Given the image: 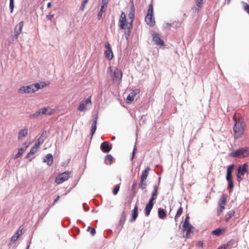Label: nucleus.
Instances as JSON below:
<instances>
[{"label": "nucleus", "mask_w": 249, "mask_h": 249, "mask_svg": "<svg viewBox=\"0 0 249 249\" xmlns=\"http://www.w3.org/2000/svg\"><path fill=\"white\" fill-rule=\"evenodd\" d=\"M217 249H224L222 246L220 247L219 248H218Z\"/></svg>", "instance_id": "680f3d73"}, {"label": "nucleus", "mask_w": 249, "mask_h": 249, "mask_svg": "<svg viewBox=\"0 0 249 249\" xmlns=\"http://www.w3.org/2000/svg\"><path fill=\"white\" fill-rule=\"evenodd\" d=\"M189 217L188 216L186 217L185 221L183 224L182 227H185V226L191 225L190 223H189Z\"/></svg>", "instance_id": "37998d69"}, {"label": "nucleus", "mask_w": 249, "mask_h": 249, "mask_svg": "<svg viewBox=\"0 0 249 249\" xmlns=\"http://www.w3.org/2000/svg\"><path fill=\"white\" fill-rule=\"evenodd\" d=\"M60 198V196H57V197L54 200L53 204L55 203Z\"/></svg>", "instance_id": "4d7b16f0"}, {"label": "nucleus", "mask_w": 249, "mask_h": 249, "mask_svg": "<svg viewBox=\"0 0 249 249\" xmlns=\"http://www.w3.org/2000/svg\"><path fill=\"white\" fill-rule=\"evenodd\" d=\"M40 115H41V114L38 110V111H36V113L30 115V117L31 118H33V119L36 118L38 117Z\"/></svg>", "instance_id": "f704fd0d"}, {"label": "nucleus", "mask_w": 249, "mask_h": 249, "mask_svg": "<svg viewBox=\"0 0 249 249\" xmlns=\"http://www.w3.org/2000/svg\"><path fill=\"white\" fill-rule=\"evenodd\" d=\"M49 84V83L48 82L46 83L45 82H41L40 83H36L35 85L36 86V88L37 89V91L41 89L44 88L46 87L47 85Z\"/></svg>", "instance_id": "c756f323"}, {"label": "nucleus", "mask_w": 249, "mask_h": 249, "mask_svg": "<svg viewBox=\"0 0 249 249\" xmlns=\"http://www.w3.org/2000/svg\"><path fill=\"white\" fill-rule=\"evenodd\" d=\"M203 246V242L202 241H199L198 242L197 246L199 248H201Z\"/></svg>", "instance_id": "3c124183"}, {"label": "nucleus", "mask_w": 249, "mask_h": 249, "mask_svg": "<svg viewBox=\"0 0 249 249\" xmlns=\"http://www.w3.org/2000/svg\"><path fill=\"white\" fill-rule=\"evenodd\" d=\"M234 168V165L231 164L228 166L227 171L226 179L227 181L232 180V173Z\"/></svg>", "instance_id": "a211bd4d"}, {"label": "nucleus", "mask_w": 249, "mask_h": 249, "mask_svg": "<svg viewBox=\"0 0 249 249\" xmlns=\"http://www.w3.org/2000/svg\"><path fill=\"white\" fill-rule=\"evenodd\" d=\"M126 217V214L125 212L124 211L121 214L120 220H119V224L121 225H123L125 221Z\"/></svg>", "instance_id": "bb28decb"}, {"label": "nucleus", "mask_w": 249, "mask_h": 249, "mask_svg": "<svg viewBox=\"0 0 249 249\" xmlns=\"http://www.w3.org/2000/svg\"><path fill=\"white\" fill-rule=\"evenodd\" d=\"M132 5L131 6L132 11L128 14V17L129 19H128L129 21L132 20V24H133V18L134 17V6L133 4V1H132Z\"/></svg>", "instance_id": "cd10ccee"}, {"label": "nucleus", "mask_w": 249, "mask_h": 249, "mask_svg": "<svg viewBox=\"0 0 249 249\" xmlns=\"http://www.w3.org/2000/svg\"><path fill=\"white\" fill-rule=\"evenodd\" d=\"M23 26L24 21H21L16 26L15 29V35L14 36L15 38H18V36L21 34Z\"/></svg>", "instance_id": "ddd939ff"}, {"label": "nucleus", "mask_w": 249, "mask_h": 249, "mask_svg": "<svg viewBox=\"0 0 249 249\" xmlns=\"http://www.w3.org/2000/svg\"><path fill=\"white\" fill-rule=\"evenodd\" d=\"M108 2V0H102V4H104V5H107Z\"/></svg>", "instance_id": "864d4df0"}, {"label": "nucleus", "mask_w": 249, "mask_h": 249, "mask_svg": "<svg viewBox=\"0 0 249 249\" xmlns=\"http://www.w3.org/2000/svg\"><path fill=\"white\" fill-rule=\"evenodd\" d=\"M106 160L108 161L109 164H111L113 160V157L111 155H107L106 156Z\"/></svg>", "instance_id": "72a5a7b5"}, {"label": "nucleus", "mask_w": 249, "mask_h": 249, "mask_svg": "<svg viewBox=\"0 0 249 249\" xmlns=\"http://www.w3.org/2000/svg\"><path fill=\"white\" fill-rule=\"evenodd\" d=\"M227 197L228 195L226 194H223L219 199L218 205H225Z\"/></svg>", "instance_id": "5701e85b"}, {"label": "nucleus", "mask_w": 249, "mask_h": 249, "mask_svg": "<svg viewBox=\"0 0 249 249\" xmlns=\"http://www.w3.org/2000/svg\"><path fill=\"white\" fill-rule=\"evenodd\" d=\"M145 21L150 26H154L155 24V18L154 16V8L152 4H150L149 6L147 13L145 18Z\"/></svg>", "instance_id": "39448f33"}, {"label": "nucleus", "mask_w": 249, "mask_h": 249, "mask_svg": "<svg viewBox=\"0 0 249 249\" xmlns=\"http://www.w3.org/2000/svg\"><path fill=\"white\" fill-rule=\"evenodd\" d=\"M229 182L228 188L230 189H232L233 188V180L228 181Z\"/></svg>", "instance_id": "09e8293b"}, {"label": "nucleus", "mask_w": 249, "mask_h": 249, "mask_svg": "<svg viewBox=\"0 0 249 249\" xmlns=\"http://www.w3.org/2000/svg\"><path fill=\"white\" fill-rule=\"evenodd\" d=\"M158 216L160 219H164L166 217V213L164 209L159 208L158 209Z\"/></svg>", "instance_id": "a878e982"}, {"label": "nucleus", "mask_w": 249, "mask_h": 249, "mask_svg": "<svg viewBox=\"0 0 249 249\" xmlns=\"http://www.w3.org/2000/svg\"><path fill=\"white\" fill-rule=\"evenodd\" d=\"M41 141V139L37 140L36 144L34 146V147H35L37 149L39 148L40 144L42 143V141Z\"/></svg>", "instance_id": "79ce46f5"}, {"label": "nucleus", "mask_w": 249, "mask_h": 249, "mask_svg": "<svg viewBox=\"0 0 249 249\" xmlns=\"http://www.w3.org/2000/svg\"><path fill=\"white\" fill-rule=\"evenodd\" d=\"M36 91L37 89L36 88V86L35 84H33L27 86H22L18 90V92L19 93H34Z\"/></svg>", "instance_id": "6e6552de"}, {"label": "nucleus", "mask_w": 249, "mask_h": 249, "mask_svg": "<svg viewBox=\"0 0 249 249\" xmlns=\"http://www.w3.org/2000/svg\"><path fill=\"white\" fill-rule=\"evenodd\" d=\"M112 147L108 142H104L101 144V149L104 153L109 152Z\"/></svg>", "instance_id": "2eb2a0df"}, {"label": "nucleus", "mask_w": 249, "mask_h": 249, "mask_svg": "<svg viewBox=\"0 0 249 249\" xmlns=\"http://www.w3.org/2000/svg\"><path fill=\"white\" fill-rule=\"evenodd\" d=\"M37 149L35 147H34V146L31 149L30 152H29V153L27 155V157H29L30 156V155H33L35 153H36L37 151Z\"/></svg>", "instance_id": "ea45409f"}, {"label": "nucleus", "mask_w": 249, "mask_h": 249, "mask_svg": "<svg viewBox=\"0 0 249 249\" xmlns=\"http://www.w3.org/2000/svg\"><path fill=\"white\" fill-rule=\"evenodd\" d=\"M110 71V76L113 81H118L120 82L122 81L123 73L121 70L116 67H109L108 68Z\"/></svg>", "instance_id": "423d86ee"}, {"label": "nucleus", "mask_w": 249, "mask_h": 249, "mask_svg": "<svg viewBox=\"0 0 249 249\" xmlns=\"http://www.w3.org/2000/svg\"><path fill=\"white\" fill-rule=\"evenodd\" d=\"M158 187L156 185H154L153 190L152 192L151 196L145 209V214L146 216H148L149 215L150 212L153 207L154 200L157 198L158 196Z\"/></svg>", "instance_id": "f03ea898"}, {"label": "nucleus", "mask_w": 249, "mask_h": 249, "mask_svg": "<svg viewBox=\"0 0 249 249\" xmlns=\"http://www.w3.org/2000/svg\"><path fill=\"white\" fill-rule=\"evenodd\" d=\"M119 22L120 23V27L121 29L128 30V32H130V30L132 28L133 24H132V20H127L126 18V15L124 12H122L119 19Z\"/></svg>", "instance_id": "7ed1b4c3"}, {"label": "nucleus", "mask_w": 249, "mask_h": 249, "mask_svg": "<svg viewBox=\"0 0 249 249\" xmlns=\"http://www.w3.org/2000/svg\"><path fill=\"white\" fill-rule=\"evenodd\" d=\"M217 249H224L222 246L220 247L219 248H218Z\"/></svg>", "instance_id": "052dcab7"}, {"label": "nucleus", "mask_w": 249, "mask_h": 249, "mask_svg": "<svg viewBox=\"0 0 249 249\" xmlns=\"http://www.w3.org/2000/svg\"><path fill=\"white\" fill-rule=\"evenodd\" d=\"M217 249H224L222 246L220 247L219 248H218Z\"/></svg>", "instance_id": "e2e57ef3"}, {"label": "nucleus", "mask_w": 249, "mask_h": 249, "mask_svg": "<svg viewBox=\"0 0 249 249\" xmlns=\"http://www.w3.org/2000/svg\"><path fill=\"white\" fill-rule=\"evenodd\" d=\"M203 4V0H197L196 1V5L198 7H201Z\"/></svg>", "instance_id": "de8ad7c7"}, {"label": "nucleus", "mask_w": 249, "mask_h": 249, "mask_svg": "<svg viewBox=\"0 0 249 249\" xmlns=\"http://www.w3.org/2000/svg\"><path fill=\"white\" fill-rule=\"evenodd\" d=\"M224 249H226L228 247V244H225L221 246Z\"/></svg>", "instance_id": "6e6d98bb"}, {"label": "nucleus", "mask_w": 249, "mask_h": 249, "mask_svg": "<svg viewBox=\"0 0 249 249\" xmlns=\"http://www.w3.org/2000/svg\"><path fill=\"white\" fill-rule=\"evenodd\" d=\"M235 212L234 210L229 211L227 213V217L225 219L226 222H228L234 215Z\"/></svg>", "instance_id": "7c9ffc66"}, {"label": "nucleus", "mask_w": 249, "mask_h": 249, "mask_svg": "<svg viewBox=\"0 0 249 249\" xmlns=\"http://www.w3.org/2000/svg\"><path fill=\"white\" fill-rule=\"evenodd\" d=\"M248 165L246 163H244L242 165L239 166L238 169V178L241 179V176L244 175V174L247 172Z\"/></svg>", "instance_id": "9b49d317"}, {"label": "nucleus", "mask_w": 249, "mask_h": 249, "mask_svg": "<svg viewBox=\"0 0 249 249\" xmlns=\"http://www.w3.org/2000/svg\"><path fill=\"white\" fill-rule=\"evenodd\" d=\"M136 148H134V150H133V155H132V159H133L134 157V153H135V150Z\"/></svg>", "instance_id": "13d9d810"}, {"label": "nucleus", "mask_w": 249, "mask_h": 249, "mask_svg": "<svg viewBox=\"0 0 249 249\" xmlns=\"http://www.w3.org/2000/svg\"><path fill=\"white\" fill-rule=\"evenodd\" d=\"M138 216V207L137 205L135 206L134 208L131 212V217L129 219L130 222H133L135 221Z\"/></svg>", "instance_id": "dca6fc26"}, {"label": "nucleus", "mask_w": 249, "mask_h": 249, "mask_svg": "<svg viewBox=\"0 0 249 249\" xmlns=\"http://www.w3.org/2000/svg\"><path fill=\"white\" fill-rule=\"evenodd\" d=\"M43 161L46 162L48 165H51L53 162V157L51 154H48L44 158Z\"/></svg>", "instance_id": "412c9836"}, {"label": "nucleus", "mask_w": 249, "mask_h": 249, "mask_svg": "<svg viewBox=\"0 0 249 249\" xmlns=\"http://www.w3.org/2000/svg\"><path fill=\"white\" fill-rule=\"evenodd\" d=\"M28 130L27 128H24L19 130L18 134V139L20 140L28 135Z\"/></svg>", "instance_id": "aec40b11"}, {"label": "nucleus", "mask_w": 249, "mask_h": 249, "mask_svg": "<svg viewBox=\"0 0 249 249\" xmlns=\"http://www.w3.org/2000/svg\"><path fill=\"white\" fill-rule=\"evenodd\" d=\"M90 98H88L85 100L83 103L80 104L78 107V109L81 111H84L87 109V107L88 104H91Z\"/></svg>", "instance_id": "f3484780"}, {"label": "nucleus", "mask_w": 249, "mask_h": 249, "mask_svg": "<svg viewBox=\"0 0 249 249\" xmlns=\"http://www.w3.org/2000/svg\"><path fill=\"white\" fill-rule=\"evenodd\" d=\"M153 40L157 45L160 46H164V41L160 38V36L159 34L154 33L153 34Z\"/></svg>", "instance_id": "4468645a"}, {"label": "nucleus", "mask_w": 249, "mask_h": 249, "mask_svg": "<svg viewBox=\"0 0 249 249\" xmlns=\"http://www.w3.org/2000/svg\"><path fill=\"white\" fill-rule=\"evenodd\" d=\"M103 12H102V11L100 10V12L98 13V16L99 19H100L102 17Z\"/></svg>", "instance_id": "5fc2aeb1"}, {"label": "nucleus", "mask_w": 249, "mask_h": 249, "mask_svg": "<svg viewBox=\"0 0 249 249\" xmlns=\"http://www.w3.org/2000/svg\"><path fill=\"white\" fill-rule=\"evenodd\" d=\"M119 189H120V185L118 184V185H116L113 189V194L114 195H116L118 194V193L119 191Z\"/></svg>", "instance_id": "a19ab883"}, {"label": "nucleus", "mask_w": 249, "mask_h": 249, "mask_svg": "<svg viewBox=\"0 0 249 249\" xmlns=\"http://www.w3.org/2000/svg\"><path fill=\"white\" fill-rule=\"evenodd\" d=\"M235 116V114L233 116L235 124L233 131L234 138L238 139L240 138L243 135L246 125L243 122L239 120H236Z\"/></svg>", "instance_id": "f257e3e1"}, {"label": "nucleus", "mask_w": 249, "mask_h": 249, "mask_svg": "<svg viewBox=\"0 0 249 249\" xmlns=\"http://www.w3.org/2000/svg\"><path fill=\"white\" fill-rule=\"evenodd\" d=\"M96 124H97V119L95 118L93 121V124H92V128H91V137L94 135L96 130Z\"/></svg>", "instance_id": "2f4dec72"}, {"label": "nucleus", "mask_w": 249, "mask_h": 249, "mask_svg": "<svg viewBox=\"0 0 249 249\" xmlns=\"http://www.w3.org/2000/svg\"><path fill=\"white\" fill-rule=\"evenodd\" d=\"M87 231L89 232L92 235H94L96 233L95 230L91 227H88Z\"/></svg>", "instance_id": "58836bf2"}, {"label": "nucleus", "mask_w": 249, "mask_h": 249, "mask_svg": "<svg viewBox=\"0 0 249 249\" xmlns=\"http://www.w3.org/2000/svg\"><path fill=\"white\" fill-rule=\"evenodd\" d=\"M194 227L192 226L191 225H189L185 226V227H182V231L183 232H186L184 237H185L186 238H189L191 236V234L193 232V231L194 230Z\"/></svg>", "instance_id": "f8f14e48"}, {"label": "nucleus", "mask_w": 249, "mask_h": 249, "mask_svg": "<svg viewBox=\"0 0 249 249\" xmlns=\"http://www.w3.org/2000/svg\"><path fill=\"white\" fill-rule=\"evenodd\" d=\"M48 110V108H47V107H42V108H41L40 109H39V111L41 115H43V114L50 115V114H51V112H47Z\"/></svg>", "instance_id": "473e14b6"}, {"label": "nucleus", "mask_w": 249, "mask_h": 249, "mask_svg": "<svg viewBox=\"0 0 249 249\" xmlns=\"http://www.w3.org/2000/svg\"><path fill=\"white\" fill-rule=\"evenodd\" d=\"M89 0H85L83 1V3L80 7L82 11H83L85 8L86 5L88 2Z\"/></svg>", "instance_id": "c03bdc74"}, {"label": "nucleus", "mask_w": 249, "mask_h": 249, "mask_svg": "<svg viewBox=\"0 0 249 249\" xmlns=\"http://www.w3.org/2000/svg\"><path fill=\"white\" fill-rule=\"evenodd\" d=\"M244 9L249 14V5L247 3H244Z\"/></svg>", "instance_id": "49530a36"}, {"label": "nucleus", "mask_w": 249, "mask_h": 249, "mask_svg": "<svg viewBox=\"0 0 249 249\" xmlns=\"http://www.w3.org/2000/svg\"><path fill=\"white\" fill-rule=\"evenodd\" d=\"M183 213V208L181 206H180L178 209V210L177 213L176 214L175 217V220L176 222H177L178 219L179 217L181 216Z\"/></svg>", "instance_id": "c85d7f7f"}, {"label": "nucleus", "mask_w": 249, "mask_h": 249, "mask_svg": "<svg viewBox=\"0 0 249 249\" xmlns=\"http://www.w3.org/2000/svg\"><path fill=\"white\" fill-rule=\"evenodd\" d=\"M22 229L20 230H18L15 235H14L11 237V242H16L18 238H19V236L22 234Z\"/></svg>", "instance_id": "393cba45"}, {"label": "nucleus", "mask_w": 249, "mask_h": 249, "mask_svg": "<svg viewBox=\"0 0 249 249\" xmlns=\"http://www.w3.org/2000/svg\"><path fill=\"white\" fill-rule=\"evenodd\" d=\"M217 249H224L222 246L220 247L219 248H218Z\"/></svg>", "instance_id": "0e129e2a"}, {"label": "nucleus", "mask_w": 249, "mask_h": 249, "mask_svg": "<svg viewBox=\"0 0 249 249\" xmlns=\"http://www.w3.org/2000/svg\"><path fill=\"white\" fill-rule=\"evenodd\" d=\"M249 156V148L247 147H242L232 151L230 153V156L232 158L243 159Z\"/></svg>", "instance_id": "20e7f679"}, {"label": "nucleus", "mask_w": 249, "mask_h": 249, "mask_svg": "<svg viewBox=\"0 0 249 249\" xmlns=\"http://www.w3.org/2000/svg\"><path fill=\"white\" fill-rule=\"evenodd\" d=\"M225 205H219V208L217 209V215H219L220 213L222 212L223 210L225 209Z\"/></svg>", "instance_id": "4c0bfd02"}, {"label": "nucleus", "mask_w": 249, "mask_h": 249, "mask_svg": "<svg viewBox=\"0 0 249 249\" xmlns=\"http://www.w3.org/2000/svg\"><path fill=\"white\" fill-rule=\"evenodd\" d=\"M71 175V171H66L59 174L55 178V182L57 184H61L67 180Z\"/></svg>", "instance_id": "0eeeda50"}, {"label": "nucleus", "mask_w": 249, "mask_h": 249, "mask_svg": "<svg viewBox=\"0 0 249 249\" xmlns=\"http://www.w3.org/2000/svg\"><path fill=\"white\" fill-rule=\"evenodd\" d=\"M145 180H142V179H141V182L140 184V187L142 189H144L145 188L146 186V183L145 182Z\"/></svg>", "instance_id": "e433bc0d"}, {"label": "nucleus", "mask_w": 249, "mask_h": 249, "mask_svg": "<svg viewBox=\"0 0 249 249\" xmlns=\"http://www.w3.org/2000/svg\"><path fill=\"white\" fill-rule=\"evenodd\" d=\"M46 133H46V131H43L42 134H41L40 136L39 137V138L37 140L41 139L40 141H42V143H43L44 142V138L46 136Z\"/></svg>", "instance_id": "c9c22d12"}, {"label": "nucleus", "mask_w": 249, "mask_h": 249, "mask_svg": "<svg viewBox=\"0 0 249 249\" xmlns=\"http://www.w3.org/2000/svg\"><path fill=\"white\" fill-rule=\"evenodd\" d=\"M225 232V228H223V229L217 228L216 230L212 231V233L213 235L219 236Z\"/></svg>", "instance_id": "b1692460"}, {"label": "nucleus", "mask_w": 249, "mask_h": 249, "mask_svg": "<svg viewBox=\"0 0 249 249\" xmlns=\"http://www.w3.org/2000/svg\"><path fill=\"white\" fill-rule=\"evenodd\" d=\"M234 240L232 239L230 240V241H229L227 243V244H228V247H229L231 245H232L234 244Z\"/></svg>", "instance_id": "8fccbe9b"}, {"label": "nucleus", "mask_w": 249, "mask_h": 249, "mask_svg": "<svg viewBox=\"0 0 249 249\" xmlns=\"http://www.w3.org/2000/svg\"><path fill=\"white\" fill-rule=\"evenodd\" d=\"M51 6V3L50 2H49L47 4L48 7H50Z\"/></svg>", "instance_id": "bf43d9fd"}, {"label": "nucleus", "mask_w": 249, "mask_h": 249, "mask_svg": "<svg viewBox=\"0 0 249 249\" xmlns=\"http://www.w3.org/2000/svg\"><path fill=\"white\" fill-rule=\"evenodd\" d=\"M140 90L139 89H135L134 90H133L127 97L126 99V103L127 104H130L131 103L135 96L138 94L139 93H140Z\"/></svg>", "instance_id": "9d476101"}, {"label": "nucleus", "mask_w": 249, "mask_h": 249, "mask_svg": "<svg viewBox=\"0 0 249 249\" xmlns=\"http://www.w3.org/2000/svg\"><path fill=\"white\" fill-rule=\"evenodd\" d=\"M105 47L107 49L105 52V56L107 59L111 60L113 57V53L112 51L110 44L108 42L106 43L105 44Z\"/></svg>", "instance_id": "1a4fd4ad"}, {"label": "nucleus", "mask_w": 249, "mask_h": 249, "mask_svg": "<svg viewBox=\"0 0 249 249\" xmlns=\"http://www.w3.org/2000/svg\"><path fill=\"white\" fill-rule=\"evenodd\" d=\"M28 147V145H26L25 143L24 144V146L18 149V152L17 154L15 156V157L14 158V159H17L20 157L23 153L26 151V149Z\"/></svg>", "instance_id": "6ab92c4d"}, {"label": "nucleus", "mask_w": 249, "mask_h": 249, "mask_svg": "<svg viewBox=\"0 0 249 249\" xmlns=\"http://www.w3.org/2000/svg\"><path fill=\"white\" fill-rule=\"evenodd\" d=\"M107 6V5H104V4H102L100 10L102 11V12H105L106 11Z\"/></svg>", "instance_id": "603ef678"}, {"label": "nucleus", "mask_w": 249, "mask_h": 249, "mask_svg": "<svg viewBox=\"0 0 249 249\" xmlns=\"http://www.w3.org/2000/svg\"><path fill=\"white\" fill-rule=\"evenodd\" d=\"M150 170V168L149 167H147L145 170L142 171L141 176V179H142V180H146Z\"/></svg>", "instance_id": "4be33fe9"}, {"label": "nucleus", "mask_w": 249, "mask_h": 249, "mask_svg": "<svg viewBox=\"0 0 249 249\" xmlns=\"http://www.w3.org/2000/svg\"><path fill=\"white\" fill-rule=\"evenodd\" d=\"M10 8L11 9V12L12 13L14 9V0H10Z\"/></svg>", "instance_id": "a18cd8bd"}]
</instances>
